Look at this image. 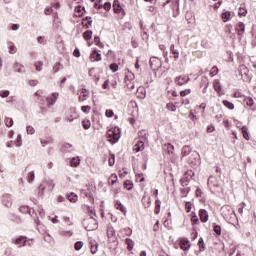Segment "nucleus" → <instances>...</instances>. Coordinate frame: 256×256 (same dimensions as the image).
Wrapping results in <instances>:
<instances>
[{
    "instance_id": "nucleus-1",
    "label": "nucleus",
    "mask_w": 256,
    "mask_h": 256,
    "mask_svg": "<svg viewBox=\"0 0 256 256\" xmlns=\"http://www.w3.org/2000/svg\"><path fill=\"white\" fill-rule=\"evenodd\" d=\"M221 215L226 223L230 225H235V221H237V214H235V210L233 207L229 205H224L221 207Z\"/></svg>"
},
{
    "instance_id": "nucleus-2",
    "label": "nucleus",
    "mask_w": 256,
    "mask_h": 256,
    "mask_svg": "<svg viewBox=\"0 0 256 256\" xmlns=\"http://www.w3.org/2000/svg\"><path fill=\"white\" fill-rule=\"evenodd\" d=\"M53 189H55V181L52 179L43 180L37 189L38 197H43L46 193H53Z\"/></svg>"
},
{
    "instance_id": "nucleus-3",
    "label": "nucleus",
    "mask_w": 256,
    "mask_h": 256,
    "mask_svg": "<svg viewBox=\"0 0 256 256\" xmlns=\"http://www.w3.org/2000/svg\"><path fill=\"white\" fill-rule=\"evenodd\" d=\"M82 225L86 231H95V229L99 227L97 220L93 216H88L87 218H84Z\"/></svg>"
},
{
    "instance_id": "nucleus-4",
    "label": "nucleus",
    "mask_w": 256,
    "mask_h": 256,
    "mask_svg": "<svg viewBox=\"0 0 256 256\" xmlns=\"http://www.w3.org/2000/svg\"><path fill=\"white\" fill-rule=\"evenodd\" d=\"M107 136L110 143H117L121 139V130L117 127L111 128L107 131Z\"/></svg>"
},
{
    "instance_id": "nucleus-5",
    "label": "nucleus",
    "mask_w": 256,
    "mask_h": 256,
    "mask_svg": "<svg viewBox=\"0 0 256 256\" xmlns=\"http://www.w3.org/2000/svg\"><path fill=\"white\" fill-rule=\"evenodd\" d=\"M184 161H187L188 165L190 167H199L201 165V159L199 157V153L193 151L188 158H186Z\"/></svg>"
},
{
    "instance_id": "nucleus-6",
    "label": "nucleus",
    "mask_w": 256,
    "mask_h": 256,
    "mask_svg": "<svg viewBox=\"0 0 256 256\" xmlns=\"http://www.w3.org/2000/svg\"><path fill=\"white\" fill-rule=\"evenodd\" d=\"M161 59L153 56L150 58V68L153 70V71H159V69H161Z\"/></svg>"
},
{
    "instance_id": "nucleus-7",
    "label": "nucleus",
    "mask_w": 256,
    "mask_h": 256,
    "mask_svg": "<svg viewBox=\"0 0 256 256\" xmlns=\"http://www.w3.org/2000/svg\"><path fill=\"white\" fill-rule=\"evenodd\" d=\"M12 243L18 247H27V237L19 236L17 238H13Z\"/></svg>"
},
{
    "instance_id": "nucleus-8",
    "label": "nucleus",
    "mask_w": 256,
    "mask_h": 256,
    "mask_svg": "<svg viewBox=\"0 0 256 256\" xmlns=\"http://www.w3.org/2000/svg\"><path fill=\"white\" fill-rule=\"evenodd\" d=\"M145 139H147V137H142V140H138L133 146V151L135 153H139V151H143V149H145Z\"/></svg>"
},
{
    "instance_id": "nucleus-9",
    "label": "nucleus",
    "mask_w": 256,
    "mask_h": 256,
    "mask_svg": "<svg viewBox=\"0 0 256 256\" xmlns=\"http://www.w3.org/2000/svg\"><path fill=\"white\" fill-rule=\"evenodd\" d=\"M191 153H193L191 151V146H188V145L183 146L181 150V161H185L187 157L191 156Z\"/></svg>"
},
{
    "instance_id": "nucleus-10",
    "label": "nucleus",
    "mask_w": 256,
    "mask_h": 256,
    "mask_svg": "<svg viewBox=\"0 0 256 256\" xmlns=\"http://www.w3.org/2000/svg\"><path fill=\"white\" fill-rule=\"evenodd\" d=\"M59 97V93H52L50 96L46 97V103L49 107L55 105L57 103V99Z\"/></svg>"
},
{
    "instance_id": "nucleus-11",
    "label": "nucleus",
    "mask_w": 256,
    "mask_h": 256,
    "mask_svg": "<svg viewBox=\"0 0 256 256\" xmlns=\"http://www.w3.org/2000/svg\"><path fill=\"white\" fill-rule=\"evenodd\" d=\"M207 184L210 189H219V181L214 176H209Z\"/></svg>"
},
{
    "instance_id": "nucleus-12",
    "label": "nucleus",
    "mask_w": 256,
    "mask_h": 256,
    "mask_svg": "<svg viewBox=\"0 0 256 256\" xmlns=\"http://www.w3.org/2000/svg\"><path fill=\"white\" fill-rule=\"evenodd\" d=\"M171 3L172 11H179V0H167L162 4L163 9Z\"/></svg>"
},
{
    "instance_id": "nucleus-13",
    "label": "nucleus",
    "mask_w": 256,
    "mask_h": 256,
    "mask_svg": "<svg viewBox=\"0 0 256 256\" xmlns=\"http://www.w3.org/2000/svg\"><path fill=\"white\" fill-rule=\"evenodd\" d=\"M2 204L4 207H11L13 205V198H11L10 194H4L2 196Z\"/></svg>"
},
{
    "instance_id": "nucleus-14",
    "label": "nucleus",
    "mask_w": 256,
    "mask_h": 256,
    "mask_svg": "<svg viewBox=\"0 0 256 256\" xmlns=\"http://www.w3.org/2000/svg\"><path fill=\"white\" fill-rule=\"evenodd\" d=\"M199 217L202 223H207L209 221V212H207L205 209H200Z\"/></svg>"
},
{
    "instance_id": "nucleus-15",
    "label": "nucleus",
    "mask_w": 256,
    "mask_h": 256,
    "mask_svg": "<svg viewBox=\"0 0 256 256\" xmlns=\"http://www.w3.org/2000/svg\"><path fill=\"white\" fill-rule=\"evenodd\" d=\"M180 249H182V251H189V249H191V244L187 238L180 240Z\"/></svg>"
},
{
    "instance_id": "nucleus-16",
    "label": "nucleus",
    "mask_w": 256,
    "mask_h": 256,
    "mask_svg": "<svg viewBox=\"0 0 256 256\" xmlns=\"http://www.w3.org/2000/svg\"><path fill=\"white\" fill-rule=\"evenodd\" d=\"M239 75H241V77L245 76V81H250L249 68H247V66H240Z\"/></svg>"
},
{
    "instance_id": "nucleus-17",
    "label": "nucleus",
    "mask_w": 256,
    "mask_h": 256,
    "mask_svg": "<svg viewBox=\"0 0 256 256\" xmlns=\"http://www.w3.org/2000/svg\"><path fill=\"white\" fill-rule=\"evenodd\" d=\"M79 118V114L75 111V109H70V115L66 116L65 121L68 123H72L75 119Z\"/></svg>"
},
{
    "instance_id": "nucleus-18",
    "label": "nucleus",
    "mask_w": 256,
    "mask_h": 256,
    "mask_svg": "<svg viewBox=\"0 0 256 256\" xmlns=\"http://www.w3.org/2000/svg\"><path fill=\"white\" fill-rule=\"evenodd\" d=\"M136 96L138 97V99H145V97H147V90H145V87H138L136 91Z\"/></svg>"
},
{
    "instance_id": "nucleus-19",
    "label": "nucleus",
    "mask_w": 256,
    "mask_h": 256,
    "mask_svg": "<svg viewBox=\"0 0 256 256\" xmlns=\"http://www.w3.org/2000/svg\"><path fill=\"white\" fill-rule=\"evenodd\" d=\"M101 53H99V51L97 49H94L91 54H90V61L94 62V61H101Z\"/></svg>"
},
{
    "instance_id": "nucleus-20",
    "label": "nucleus",
    "mask_w": 256,
    "mask_h": 256,
    "mask_svg": "<svg viewBox=\"0 0 256 256\" xmlns=\"http://www.w3.org/2000/svg\"><path fill=\"white\" fill-rule=\"evenodd\" d=\"M175 83L179 86L185 85L186 83H189V77L188 76H178L175 78Z\"/></svg>"
},
{
    "instance_id": "nucleus-21",
    "label": "nucleus",
    "mask_w": 256,
    "mask_h": 256,
    "mask_svg": "<svg viewBox=\"0 0 256 256\" xmlns=\"http://www.w3.org/2000/svg\"><path fill=\"white\" fill-rule=\"evenodd\" d=\"M99 249V244L95 240H90V251L92 255H95Z\"/></svg>"
},
{
    "instance_id": "nucleus-22",
    "label": "nucleus",
    "mask_w": 256,
    "mask_h": 256,
    "mask_svg": "<svg viewBox=\"0 0 256 256\" xmlns=\"http://www.w3.org/2000/svg\"><path fill=\"white\" fill-rule=\"evenodd\" d=\"M20 213H28L31 217L35 215V210H31L29 206H21L19 208Z\"/></svg>"
},
{
    "instance_id": "nucleus-23",
    "label": "nucleus",
    "mask_w": 256,
    "mask_h": 256,
    "mask_svg": "<svg viewBox=\"0 0 256 256\" xmlns=\"http://www.w3.org/2000/svg\"><path fill=\"white\" fill-rule=\"evenodd\" d=\"M115 208L118 209V211H121L124 215H127V209L125 206L121 203V201L117 200L115 202Z\"/></svg>"
},
{
    "instance_id": "nucleus-24",
    "label": "nucleus",
    "mask_w": 256,
    "mask_h": 256,
    "mask_svg": "<svg viewBox=\"0 0 256 256\" xmlns=\"http://www.w3.org/2000/svg\"><path fill=\"white\" fill-rule=\"evenodd\" d=\"M142 205L144 209H149V207H151V197L143 196Z\"/></svg>"
},
{
    "instance_id": "nucleus-25",
    "label": "nucleus",
    "mask_w": 256,
    "mask_h": 256,
    "mask_svg": "<svg viewBox=\"0 0 256 256\" xmlns=\"http://www.w3.org/2000/svg\"><path fill=\"white\" fill-rule=\"evenodd\" d=\"M63 153H71L73 151V145L70 143H64L61 147Z\"/></svg>"
},
{
    "instance_id": "nucleus-26",
    "label": "nucleus",
    "mask_w": 256,
    "mask_h": 256,
    "mask_svg": "<svg viewBox=\"0 0 256 256\" xmlns=\"http://www.w3.org/2000/svg\"><path fill=\"white\" fill-rule=\"evenodd\" d=\"M170 53L173 55V59L177 61L179 59V50L175 49V44L170 46Z\"/></svg>"
},
{
    "instance_id": "nucleus-27",
    "label": "nucleus",
    "mask_w": 256,
    "mask_h": 256,
    "mask_svg": "<svg viewBox=\"0 0 256 256\" xmlns=\"http://www.w3.org/2000/svg\"><path fill=\"white\" fill-rule=\"evenodd\" d=\"M66 199H68V201H70V203H77L79 196H77V194L71 192L70 194H68L66 196Z\"/></svg>"
},
{
    "instance_id": "nucleus-28",
    "label": "nucleus",
    "mask_w": 256,
    "mask_h": 256,
    "mask_svg": "<svg viewBox=\"0 0 256 256\" xmlns=\"http://www.w3.org/2000/svg\"><path fill=\"white\" fill-rule=\"evenodd\" d=\"M7 47L11 55H15V53H17V47H15V44L13 42H8Z\"/></svg>"
},
{
    "instance_id": "nucleus-29",
    "label": "nucleus",
    "mask_w": 256,
    "mask_h": 256,
    "mask_svg": "<svg viewBox=\"0 0 256 256\" xmlns=\"http://www.w3.org/2000/svg\"><path fill=\"white\" fill-rule=\"evenodd\" d=\"M81 165V159L79 157H74L70 160V167H79Z\"/></svg>"
},
{
    "instance_id": "nucleus-30",
    "label": "nucleus",
    "mask_w": 256,
    "mask_h": 256,
    "mask_svg": "<svg viewBox=\"0 0 256 256\" xmlns=\"http://www.w3.org/2000/svg\"><path fill=\"white\" fill-rule=\"evenodd\" d=\"M125 243L127 245L128 251H133V247H135V242L131 240V238H126Z\"/></svg>"
},
{
    "instance_id": "nucleus-31",
    "label": "nucleus",
    "mask_w": 256,
    "mask_h": 256,
    "mask_svg": "<svg viewBox=\"0 0 256 256\" xmlns=\"http://www.w3.org/2000/svg\"><path fill=\"white\" fill-rule=\"evenodd\" d=\"M14 69L17 73H25V66H23V64H20L18 62L15 63Z\"/></svg>"
},
{
    "instance_id": "nucleus-32",
    "label": "nucleus",
    "mask_w": 256,
    "mask_h": 256,
    "mask_svg": "<svg viewBox=\"0 0 256 256\" xmlns=\"http://www.w3.org/2000/svg\"><path fill=\"white\" fill-rule=\"evenodd\" d=\"M222 104L224 105V107H226L230 111H233V109H235V104H233V102H230L228 100H223Z\"/></svg>"
},
{
    "instance_id": "nucleus-33",
    "label": "nucleus",
    "mask_w": 256,
    "mask_h": 256,
    "mask_svg": "<svg viewBox=\"0 0 256 256\" xmlns=\"http://www.w3.org/2000/svg\"><path fill=\"white\" fill-rule=\"evenodd\" d=\"M221 17H222V21L224 23H227V21H230V19H231V12L230 11H225V12L222 13Z\"/></svg>"
},
{
    "instance_id": "nucleus-34",
    "label": "nucleus",
    "mask_w": 256,
    "mask_h": 256,
    "mask_svg": "<svg viewBox=\"0 0 256 256\" xmlns=\"http://www.w3.org/2000/svg\"><path fill=\"white\" fill-rule=\"evenodd\" d=\"M121 4H119V1L118 0H115L113 2V10H114V13H121Z\"/></svg>"
},
{
    "instance_id": "nucleus-35",
    "label": "nucleus",
    "mask_w": 256,
    "mask_h": 256,
    "mask_svg": "<svg viewBox=\"0 0 256 256\" xmlns=\"http://www.w3.org/2000/svg\"><path fill=\"white\" fill-rule=\"evenodd\" d=\"M164 148L166 149L167 153H169V155H173V151H175V146H173V144L167 143L164 145Z\"/></svg>"
},
{
    "instance_id": "nucleus-36",
    "label": "nucleus",
    "mask_w": 256,
    "mask_h": 256,
    "mask_svg": "<svg viewBox=\"0 0 256 256\" xmlns=\"http://www.w3.org/2000/svg\"><path fill=\"white\" fill-rule=\"evenodd\" d=\"M242 131V135L244 137V139H246V141H249L250 137H249V129L247 128V126H243L241 128Z\"/></svg>"
},
{
    "instance_id": "nucleus-37",
    "label": "nucleus",
    "mask_w": 256,
    "mask_h": 256,
    "mask_svg": "<svg viewBox=\"0 0 256 256\" xmlns=\"http://www.w3.org/2000/svg\"><path fill=\"white\" fill-rule=\"evenodd\" d=\"M236 30L238 31V35H243V33H245V24L243 22H239Z\"/></svg>"
},
{
    "instance_id": "nucleus-38",
    "label": "nucleus",
    "mask_w": 256,
    "mask_h": 256,
    "mask_svg": "<svg viewBox=\"0 0 256 256\" xmlns=\"http://www.w3.org/2000/svg\"><path fill=\"white\" fill-rule=\"evenodd\" d=\"M94 43L97 45V47H100V49H103L105 45L101 42V38L99 36L94 37Z\"/></svg>"
},
{
    "instance_id": "nucleus-39",
    "label": "nucleus",
    "mask_w": 256,
    "mask_h": 256,
    "mask_svg": "<svg viewBox=\"0 0 256 256\" xmlns=\"http://www.w3.org/2000/svg\"><path fill=\"white\" fill-rule=\"evenodd\" d=\"M213 231L216 235H221V226L219 224L213 223L212 224Z\"/></svg>"
},
{
    "instance_id": "nucleus-40",
    "label": "nucleus",
    "mask_w": 256,
    "mask_h": 256,
    "mask_svg": "<svg viewBox=\"0 0 256 256\" xmlns=\"http://www.w3.org/2000/svg\"><path fill=\"white\" fill-rule=\"evenodd\" d=\"M117 181H118L117 174H112L108 179L109 185H115Z\"/></svg>"
},
{
    "instance_id": "nucleus-41",
    "label": "nucleus",
    "mask_w": 256,
    "mask_h": 256,
    "mask_svg": "<svg viewBox=\"0 0 256 256\" xmlns=\"http://www.w3.org/2000/svg\"><path fill=\"white\" fill-rule=\"evenodd\" d=\"M83 37L85 39V41H89L91 39V37H93V31L91 30H87L83 33Z\"/></svg>"
},
{
    "instance_id": "nucleus-42",
    "label": "nucleus",
    "mask_w": 256,
    "mask_h": 256,
    "mask_svg": "<svg viewBox=\"0 0 256 256\" xmlns=\"http://www.w3.org/2000/svg\"><path fill=\"white\" fill-rule=\"evenodd\" d=\"M244 103H246L248 107H253V105H255V101L253 100L252 97H246L244 99Z\"/></svg>"
},
{
    "instance_id": "nucleus-43",
    "label": "nucleus",
    "mask_w": 256,
    "mask_h": 256,
    "mask_svg": "<svg viewBox=\"0 0 256 256\" xmlns=\"http://www.w3.org/2000/svg\"><path fill=\"white\" fill-rule=\"evenodd\" d=\"M124 189H127V191H131V189H133V182L131 180H126L124 182Z\"/></svg>"
},
{
    "instance_id": "nucleus-44",
    "label": "nucleus",
    "mask_w": 256,
    "mask_h": 256,
    "mask_svg": "<svg viewBox=\"0 0 256 256\" xmlns=\"http://www.w3.org/2000/svg\"><path fill=\"white\" fill-rule=\"evenodd\" d=\"M28 183H32L35 181V171H31L27 176Z\"/></svg>"
},
{
    "instance_id": "nucleus-45",
    "label": "nucleus",
    "mask_w": 256,
    "mask_h": 256,
    "mask_svg": "<svg viewBox=\"0 0 256 256\" xmlns=\"http://www.w3.org/2000/svg\"><path fill=\"white\" fill-rule=\"evenodd\" d=\"M4 123L6 127H13V118L5 117Z\"/></svg>"
},
{
    "instance_id": "nucleus-46",
    "label": "nucleus",
    "mask_w": 256,
    "mask_h": 256,
    "mask_svg": "<svg viewBox=\"0 0 256 256\" xmlns=\"http://www.w3.org/2000/svg\"><path fill=\"white\" fill-rule=\"evenodd\" d=\"M74 249L76 251H81V249H83V241H77L75 244H74Z\"/></svg>"
},
{
    "instance_id": "nucleus-47",
    "label": "nucleus",
    "mask_w": 256,
    "mask_h": 256,
    "mask_svg": "<svg viewBox=\"0 0 256 256\" xmlns=\"http://www.w3.org/2000/svg\"><path fill=\"white\" fill-rule=\"evenodd\" d=\"M110 70L112 73H117V71H119V65H117V63L110 64Z\"/></svg>"
},
{
    "instance_id": "nucleus-48",
    "label": "nucleus",
    "mask_w": 256,
    "mask_h": 256,
    "mask_svg": "<svg viewBox=\"0 0 256 256\" xmlns=\"http://www.w3.org/2000/svg\"><path fill=\"white\" fill-rule=\"evenodd\" d=\"M34 65H35L36 71H43V62L41 61L35 62Z\"/></svg>"
},
{
    "instance_id": "nucleus-49",
    "label": "nucleus",
    "mask_w": 256,
    "mask_h": 256,
    "mask_svg": "<svg viewBox=\"0 0 256 256\" xmlns=\"http://www.w3.org/2000/svg\"><path fill=\"white\" fill-rule=\"evenodd\" d=\"M166 108L168 109V111H177V106H175V104L173 103L166 104Z\"/></svg>"
},
{
    "instance_id": "nucleus-50",
    "label": "nucleus",
    "mask_w": 256,
    "mask_h": 256,
    "mask_svg": "<svg viewBox=\"0 0 256 256\" xmlns=\"http://www.w3.org/2000/svg\"><path fill=\"white\" fill-rule=\"evenodd\" d=\"M11 92H9V90H1L0 91V97H2V99L7 98L10 95Z\"/></svg>"
},
{
    "instance_id": "nucleus-51",
    "label": "nucleus",
    "mask_w": 256,
    "mask_h": 256,
    "mask_svg": "<svg viewBox=\"0 0 256 256\" xmlns=\"http://www.w3.org/2000/svg\"><path fill=\"white\" fill-rule=\"evenodd\" d=\"M198 246L200 248V251H205V242L203 241V238L199 239Z\"/></svg>"
},
{
    "instance_id": "nucleus-52",
    "label": "nucleus",
    "mask_w": 256,
    "mask_h": 256,
    "mask_svg": "<svg viewBox=\"0 0 256 256\" xmlns=\"http://www.w3.org/2000/svg\"><path fill=\"white\" fill-rule=\"evenodd\" d=\"M217 73H219V68H217V66H213L211 68V72H210L211 77H215V75H217Z\"/></svg>"
},
{
    "instance_id": "nucleus-53",
    "label": "nucleus",
    "mask_w": 256,
    "mask_h": 256,
    "mask_svg": "<svg viewBox=\"0 0 256 256\" xmlns=\"http://www.w3.org/2000/svg\"><path fill=\"white\" fill-rule=\"evenodd\" d=\"M83 129H89L91 127V122L89 120L82 121Z\"/></svg>"
},
{
    "instance_id": "nucleus-54",
    "label": "nucleus",
    "mask_w": 256,
    "mask_h": 256,
    "mask_svg": "<svg viewBox=\"0 0 256 256\" xmlns=\"http://www.w3.org/2000/svg\"><path fill=\"white\" fill-rule=\"evenodd\" d=\"M108 163L110 167H113V165H115V154L110 155V158L108 159Z\"/></svg>"
},
{
    "instance_id": "nucleus-55",
    "label": "nucleus",
    "mask_w": 256,
    "mask_h": 256,
    "mask_svg": "<svg viewBox=\"0 0 256 256\" xmlns=\"http://www.w3.org/2000/svg\"><path fill=\"white\" fill-rule=\"evenodd\" d=\"M26 131L28 135H35V128L33 126H27Z\"/></svg>"
},
{
    "instance_id": "nucleus-56",
    "label": "nucleus",
    "mask_w": 256,
    "mask_h": 256,
    "mask_svg": "<svg viewBox=\"0 0 256 256\" xmlns=\"http://www.w3.org/2000/svg\"><path fill=\"white\" fill-rule=\"evenodd\" d=\"M213 85L214 90L217 91V93H219L221 91V83H219V81H215Z\"/></svg>"
},
{
    "instance_id": "nucleus-57",
    "label": "nucleus",
    "mask_w": 256,
    "mask_h": 256,
    "mask_svg": "<svg viewBox=\"0 0 256 256\" xmlns=\"http://www.w3.org/2000/svg\"><path fill=\"white\" fill-rule=\"evenodd\" d=\"M81 111L83 112V113H90L91 112V106H89V105H86V106H82L81 107Z\"/></svg>"
},
{
    "instance_id": "nucleus-58",
    "label": "nucleus",
    "mask_w": 256,
    "mask_h": 256,
    "mask_svg": "<svg viewBox=\"0 0 256 256\" xmlns=\"http://www.w3.org/2000/svg\"><path fill=\"white\" fill-rule=\"evenodd\" d=\"M191 223L192 225H197L199 223V218L197 217V215H192L191 217Z\"/></svg>"
},
{
    "instance_id": "nucleus-59",
    "label": "nucleus",
    "mask_w": 256,
    "mask_h": 256,
    "mask_svg": "<svg viewBox=\"0 0 256 256\" xmlns=\"http://www.w3.org/2000/svg\"><path fill=\"white\" fill-rule=\"evenodd\" d=\"M238 15H239L240 17H245V15H247V9H245V8H239Z\"/></svg>"
},
{
    "instance_id": "nucleus-60",
    "label": "nucleus",
    "mask_w": 256,
    "mask_h": 256,
    "mask_svg": "<svg viewBox=\"0 0 256 256\" xmlns=\"http://www.w3.org/2000/svg\"><path fill=\"white\" fill-rule=\"evenodd\" d=\"M87 97H89V92H87V94H80L79 101L80 102L87 101Z\"/></svg>"
},
{
    "instance_id": "nucleus-61",
    "label": "nucleus",
    "mask_w": 256,
    "mask_h": 256,
    "mask_svg": "<svg viewBox=\"0 0 256 256\" xmlns=\"http://www.w3.org/2000/svg\"><path fill=\"white\" fill-rule=\"evenodd\" d=\"M76 13H78V15H83V11H85V7H81L78 6L75 8Z\"/></svg>"
},
{
    "instance_id": "nucleus-62",
    "label": "nucleus",
    "mask_w": 256,
    "mask_h": 256,
    "mask_svg": "<svg viewBox=\"0 0 256 256\" xmlns=\"http://www.w3.org/2000/svg\"><path fill=\"white\" fill-rule=\"evenodd\" d=\"M190 93H191V89H186V90H182V91L180 92V95H181L182 97H187V95H190Z\"/></svg>"
},
{
    "instance_id": "nucleus-63",
    "label": "nucleus",
    "mask_w": 256,
    "mask_h": 256,
    "mask_svg": "<svg viewBox=\"0 0 256 256\" xmlns=\"http://www.w3.org/2000/svg\"><path fill=\"white\" fill-rule=\"evenodd\" d=\"M102 8L105 11H110L111 10V2H106L104 5H102Z\"/></svg>"
},
{
    "instance_id": "nucleus-64",
    "label": "nucleus",
    "mask_w": 256,
    "mask_h": 256,
    "mask_svg": "<svg viewBox=\"0 0 256 256\" xmlns=\"http://www.w3.org/2000/svg\"><path fill=\"white\" fill-rule=\"evenodd\" d=\"M105 115H106V117H113V115H115V113L113 112V110L108 109V110H106Z\"/></svg>"
}]
</instances>
